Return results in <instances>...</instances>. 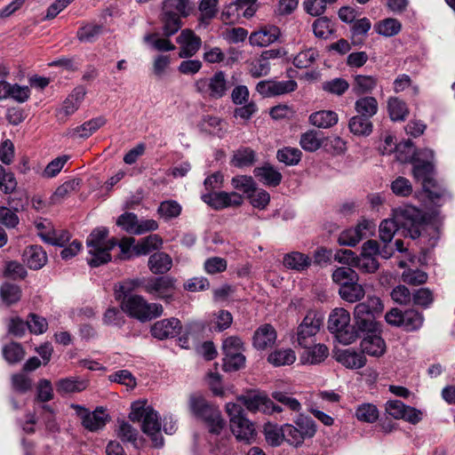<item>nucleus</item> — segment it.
Here are the masks:
<instances>
[{
	"instance_id": "obj_1",
	"label": "nucleus",
	"mask_w": 455,
	"mask_h": 455,
	"mask_svg": "<svg viewBox=\"0 0 455 455\" xmlns=\"http://www.w3.org/2000/svg\"><path fill=\"white\" fill-rule=\"evenodd\" d=\"M88 247L87 262L91 267H99L111 260L109 251L117 244L120 248V259H128L133 255H146L158 250L163 240L158 235L143 237L135 243L132 237L123 238L119 243L115 238H108L107 229H93L86 241Z\"/></svg>"
},
{
	"instance_id": "obj_2",
	"label": "nucleus",
	"mask_w": 455,
	"mask_h": 455,
	"mask_svg": "<svg viewBox=\"0 0 455 455\" xmlns=\"http://www.w3.org/2000/svg\"><path fill=\"white\" fill-rule=\"evenodd\" d=\"M404 148H407L409 156H402L399 153L401 145L398 147L397 159L402 162H407L413 159L412 173L414 179L419 181L428 197L431 200H439L445 196V189L440 188L434 179V166L432 160L434 159V151L429 148H424L417 153L414 152L411 141L404 143Z\"/></svg>"
},
{
	"instance_id": "obj_3",
	"label": "nucleus",
	"mask_w": 455,
	"mask_h": 455,
	"mask_svg": "<svg viewBox=\"0 0 455 455\" xmlns=\"http://www.w3.org/2000/svg\"><path fill=\"white\" fill-rule=\"evenodd\" d=\"M129 419L132 422L141 421L143 433L150 437L155 447L159 448L164 445L159 415L152 406L147 405V403L144 401L134 402L132 404Z\"/></svg>"
},
{
	"instance_id": "obj_4",
	"label": "nucleus",
	"mask_w": 455,
	"mask_h": 455,
	"mask_svg": "<svg viewBox=\"0 0 455 455\" xmlns=\"http://www.w3.org/2000/svg\"><path fill=\"white\" fill-rule=\"evenodd\" d=\"M381 299L376 296H369L363 302L358 303L354 308L355 327L365 333L379 331L376 318L383 312Z\"/></svg>"
},
{
	"instance_id": "obj_5",
	"label": "nucleus",
	"mask_w": 455,
	"mask_h": 455,
	"mask_svg": "<svg viewBox=\"0 0 455 455\" xmlns=\"http://www.w3.org/2000/svg\"><path fill=\"white\" fill-rule=\"evenodd\" d=\"M116 299L120 301L121 308L124 313L140 322L150 321L160 316L164 312L161 304L148 303L140 295L122 296L121 293H116Z\"/></svg>"
},
{
	"instance_id": "obj_6",
	"label": "nucleus",
	"mask_w": 455,
	"mask_h": 455,
	"mask_svg": "<svg viewBox=\"0 0 455 455\" xmlns=\"http://www.w3.org/2000/svg\"><path fill=\"white\" fill-rule=\"evenodd\" d=\"M189 408L191 412L203 419L209 427L211 433L220 434L225 426V421L221 417L220 411L207 403L201 395H193L189 398Z\"/></svg>"
},
{
	"instance_id": "obj_7",
	"label": "nucleus",
	"mask_w": 455,
	"mask_h": 455,
	"mask_svg": "<svg viewBox=\"0 0 455 455\" xmlns=\"http://www.w3.org/2000/svg\"><path fill=\"white\" fill-rule=\"evenodd\" d=\"M226 411L229 416L230 428L237 440L250 443L255 440L254 425L245 418L241 405L234 403L226 404Z\"/></svg>"
},
{
	"instance_id": "obj_8",
	"label": "nucleus",
	"mask_w": 455,
	"mask_h": 455,
	"mask_svg": "<svg viewBox=\"0 0 455 455\" xmlns=\"http://www.w3.org/2000/svg\"><path fill=\"white\" fill-rule=\"evenodd\" d=\"M350 314L342 307H337L331 311L328 319V329L335 333L337 339L344 344L349 345L356 339V333L350 325Z\"/></svg>"
},
{
	"instance_id": "obj_9",
	"label": "nucleus",
	"mask_w": 455,
	"mask_h": 455,
	"mask_svg": "<svg viewBox=\"0 0 455 455\" xmlns=\"http://www.w3.org/2000/svg\"><path fill=\"white\" fill-rule=\"evenodd\" d=\"M195 91L204 98L221 99L226 95L229 84L223 71H218L210 78H199L194 83Z\"/></svg>"
},
{
	"instance_id": "obj_10",
	"label": "nucleus",
	"mask_w": 455,
	"mask_h": 455,
	"mask_svg": "<svg viewBox=\"0 0 455 455\" xmlns=\"http://www.w3.org/2000/svg\"><path fill=\"white\" fill-rule=\"evenodd\" d=\"M423 212L414 206L407 205L395 209L392 217L383 220L379 228H389V224L393 225L394 228H413L423 223Z\"/></svg>"
},
{
	"instance_id": "obj_11",
	"label": "nucleus",
	"mask_w": 455,
	"mask_h": 455,
	"mask_svg": "<svg viewBox=\"0 0 455 455\" xmlns=\"http://www.w3.org/2000/svg\"><path fill=\"white\" fill-rule=\"evenodd\" d=\"M176 280L171 276L149 277L144 284V291L155 298L170 301L172 299Z\"/></svg>"
},
{
	"instance_id": "obj_12",
	"label": "nucleus",
	"mask_w": 455,
	"mask_h": 455,
	"mask_svg": "<svg viewBox=\"0 0 455 455\" xmlns=\"http://www.w3.org/2000/svg\"><path fill=\"white\" fill-rule=\"evenodd\" d=\"M322 324L323 317L320 315L313 311L308 312L297 330V341L299 346L308 347L314 341Z\"/></svg>"
},
{
	"instance_id": "obj_13",
	"label": "nucleus",
	"mask_w": 455,
	"mask_h": 455,
	"mask_svg": "<svg viewBox=\"0 0 455 455\" xmlns=\"http://www.w3.org/2000/svg\"><path fill=\"white\" fill-rule=\"evenodd\" d=\"M201 199L214 210L238 207L243 203V196L235 191L207 192L201 196Z\"/></svg>"
},
{
	"instance_id": "obj_14",
	"label": "nucleus",
	"mask_w": 455,
	"mask_h": 455,
	"mask_svg": "<svg viewBox=\"0 0 455 455\" xmlns=\"http://www.w3.org/2000/svg\"><path fill=\"white\" fill-rule=\"evenodd\" d=\"M238 400L251 412L274 413L282 411L280 406L275 405L266 394L259 391L249 392L239 396Z\"/></svg>"
},
{
	"instance_id": "obj_15",
	"label": "nucleus",
	"mask_w": 455,
	"mask_h": 455,
	"mask_svg": "<svg viewBox=\"0 0 455 455\" xmlns=\"http://www.w3.org/2000/svg\"><path fill=\"white\" fill-rule=\"evenodd\" d=\"M72 408L80 418L82 425L89 431L94 432L103 428L109 420L108 414L102 407H98L93 411H89L78 404H72Z\"/></svg>"
},
{
	"instance_id": "obj_16",
	"label": "nucleus",
	"mask_w": 455,
	"mask_h": 455,
	"mask_svg": "<svg viewBox=\"0 0 455 455\" xmlns=\"http://www.w3.org/2000/svg\"><path fill=\"white\" fill-rule=\"evenodd\" d=\"M177 43L180 44V58H191L196 54L202 45L201 38L191 29H184L177 37Z\"/></svg>"
},
{
	"instance_id": "obj_17",
	"label": "nucleus",
	"mask_w": 455,
	"mask_h": 455,
	"mask_svg": "<svg viewBox=\"0 0 455 455\" xmlns=\"http://www.w3.org/2000/svg\"><path fill=\"white\" fill-rule=\"evenodd\" d=\"M182 329L179 319L172 317L156 322L151 327V334L158 339L174 338Z\"/></svg>"
},
{
	"instance_id": "obj_18",
	"label": "nucleus",
	"mask_w": 455,
	"mask_h": 455,
	"mask_svg": "<svg viewBox=\"0 0 455 455\" xmlns=\"http://www.w3.org/2000/svg\"><path fill=\"white\" fill-rule=\"evenodd\" d=\"M335 359L347 369H361L366 364V357L363 352H357L352 348L337 350Z\"/></svg>"
},
{
	"instance_id": "obj_19",
	"label": "nucleus",
	"mask_w": 455,
	"mask_h": 455,
	"mask_svg": "<svg viewBox=\"0 0 455 455\" xmlns=\"http://www.w3.org/2000/svg\"><path fill=\"white\" fill-rule=\"evenodd\" d=\"M276 337L275 328L269 323H265L255 331L252 337V345L258 350H265L275 344Z\"/></svg>"
},
{
	"instance_id": "obj_20",
	"label": "nucleus",
	"mask_w": 455,
	"mask_h": 455,
	"mask_svg": "<svg viewBox=\"0 0 455 455\" xmlns=\"http://www.w3.org/2000/svg\"><path fill=\"white\" fill-rule=\"evenodd\" d=\"M386 343L377 332L367 333V336L361 341V349L363 354L374 357H380L386 352Z\"/></svg>"
},
{
	"instance_id": "obj_21",
	"label": "nucleus",
	"mask_w": 455,
	"mask_h": 455,
	"mask_svg": "<svg viewBox=\"0 0 455 455\" xmlns=\"http://www.w3.org/2000/svg\"><path fill=\"white\" fill-rule=\"evenodd\" d=\"M281 31L275 26H266L251 34L249 40L251 44L259 47L267 46L280 36Z\"/></svg>"
},
{
	"instance_id": "obj_22",
	"label": "nucleus",
	"mask_w": 455,
	"mask_h": 455,
	"mask_svg": "<svg viewBox=\"0 0 455 455\" xmlns=\"http://www.w3.org/2000/svg\"><path fill=\"white\" fill-rule=\"evenodd\" d=\"M38 236L47 244L53 246H65L71 238L67 229H39Z\"/></svg>"
},
{
	"instance_id": "obj_23",
	"label": "nucleus",
	"mask_w": 455,
	"mask_h": 455,
	"mask_svg": "<svg viewBox=\"0 0 455 455\" xmlns=\"http://www.w3.org/2000/svg\"><path fill=\"white\" fill-rule=\"evenodd\" d=\"M23 260L31 269H40L47 262L46 252L38 245H30L23 252Z\"/></svg>"
},
{
	"instance_id": "obj_24",
	"label": "nucleus",
	"mask_w": 455,
	"mask_h": 455,
	"mask_svg": "<svg viewBox=\"0 0 455 455\" xmlns=\"http://www.w3.org/2000/svg\"><path fill=\"white\" fill-rule=\"evenodd\" d=\"M342 253L347 257H353V266L364 273H375L379 267V263L376 257L362 255L355 256V253L350 250H344Z\"/></svg>"
},
{
	"instance_id": "obj_25",
	"label": "nucleus",
	"mask_w": 455,
	"mask_h": 455,
	"mask_svg": "<svg viewBox=\"0 0 455 455\" xmlns=\"http://www.w3.org/2000/svg\"><path fill=\"white\" fill-rule=\"evenodd\" d=\"M87 387L88 380L80 377L64 378L56 382V390L60 395L82 392Z\"/></svg>"
},
{
	"instance_id": "obj_26",
	"label": "nucleus",
	"mask_w": 455,
	"mask_h": 455,
	"mask_svg": "<svg viewBox=\"0 0 455 455\" xmlns=\"http://www.w3.org/2000/svg\"><path fill=\"white\" fill-rule=\"evenodd\" d=\"M309 123L320 129H328L339 122V116L332 110H319L309 116Z\"/></svg>"
},
{
	"instance_id": "obj_27",
	"label": "nucleus",
	"mask_w": 455,
	"mask_h": 455,
	"mask_svg": "<svg viewBox=\"0 0 455 455\" xmlns=\"http://www.w3.org/2000/svg\"><path fill=\"white\" fill-rule=\"evenodd\" d=\"M358 279L339 287V294L340 298L349 303H355L361 301L365 296V290L363 286L357 282Z\"/></svg>"
},
{
	"instance_id": "obj_28",
	"label": "nucleus",
	"mask_w": 455,
	"mask_h": 455,
	"mask_svg": "<svg viewBox=\"0 0 455 455\" xmlns=\"http://www.w3.org/2000/svg\"><path fill=\"white\" fill-rule=\"evenodd\" d=\"M306 350L300 356V361L304 364H317L324 361L328 355V347L323 344H317L312 347H305Z\"/></svg>"
},
{
	"instance_id": "obj_29",
	"label": "nucleus",
	"mask_w": 455,
	"mask_h": 455,
	"mask_svg": "<svg viewBox=\"0 0 455 455\" xmlns=\"http://www.w3.org/2000/svg\"><path fill=\"white\" fill-rule=\"evenodd\" d=\"M172 267V258L165 252H156L148 259V267L153 274L164 275Z\"/></svg>"
},
{
	"instance_id": "obj_30",
	"label": "nucleus",
	"mask_w": 455,
	"mask_h": 455,
	"mask_svg": "<svg viewBox=\"0 0 455 455\" xmlns=\"http://www.w3.org/2000/svg\"><path fill=\"white\" fill-rule=\"evenodd\" d=\"M377 84L376 76L355 75L353 76L352 92L356 95L370 93L376 88Z\"/></svg>"
},
{
	"instance_id": "obj_31",
	"label": "nucleus",
	"mask_w": 455,
	"mask_h": 455,
	"mask_svg": "<svg viewBox=\"0 0 455 455\" xmlns=\"http://www.w3.org/2000/svg\"><path fill=\"white\" fill-rule=\"evenodd\" d=\"M348 129L355 136L367 137L372 132L373 125L369 118L357 115L349 119Z\"/></svg>"
},
{
	"instance_id": "obj_32",
	"label": "nucleus",
	"mask_w": 455,
	"mask_h": 455,
	"mask_svg": "<svg viewBox=\"0 0 455 455\" xmlns=\"http://www.w3.org/2000/svg\"><path fill=\"white\" fill-rule=\"evenodd\" d=\"M325 138L315 130H309L301 134L299 144L307 152L317 151L323 144Z\"/></svg>"
},
{
	"instance_id": "obj_33",
	"label": "nucleus",
	"mask_w": 455,
	"mask_h": 455,
	"mask_svg": "<svg viewBox=\"0 0 455 455\" xmlns=\"http://www.w3.org/2000/svg\"><path fill=\"white\" fill-rule=\"evenodd\" d=\"M201 131L208 132L210 134L222 136L226 132V125L224 121L213 116H204L198 124Z\"/></svg>"
},
{
	"instance_id": "obj_34",
	"label": "nucleus",
	"mask_w": 455,
	"mask_h": 455,
	"mask_svg": "<svg viewBox=\"0 0 455 455\" xmlns=\"http://www.w3.org/2000/svg\"><path fill=\"white\" fill-rule=\"evenodd\" d=\"M276 57V52L273 50L264 52L259 58L256 59L251 64L250 73L254 77H259L267 75L270 69L269 59Z\"/></svg>"
},
{
	"instance_id": "obj_35",
	"label": "nucleus",
	"mask_w": 455,
	"mask_h": 455,
	"mask_svg": "<svg viewBox=\"0 0 455 455\" xmlns=\"http://www.w3.org/2000/svg\"><path fill=\"white\" fill-rule=\"evenodd\" d=\"M106 124L103 116L92 118L72 130L71 135L78 138H89Z\"/></svg>"
},
{
	"instance_id": "obj_36",
	"label": "nucleus",
	"mask_w": 455,
	"mask_h": 455,
	"mask_svg": "<svg viewBox=\"0 0 455 455\" xmlns=\"http://www.w3.org/2000/svg\"><path fill=\"white\" fill-rule=\"evenodd\" d=\"M402 23L395 18H386L374 25V30L385 37H391L400 33Z\"/></svg>"
},
{
	"instance_id": "obj_37",
	"label": "nucleus",
	"mask_w": 455,
	"mask_h": 455,
	"mask_svg": "<svg viewBox=\"0 0 455 455\" xmlns=\"http://www.w3.org/2000/svg\"><path fill=\"white\" fill-rule=\"evenodd\" d=\"M180 14L172 10H163V30L166 37L172 36L181 28Z\"/></svg>"
},
{
	"instance_id": "obj_38",
	"label": "nucleus",
	"mask_w": 455,
	"mask_h": 455,
	"mask_svg": "<svg viewBox=\"0 0 455 455\" xmlns=\"http://www.w3.org/2000/svg\"><path fill=\"white\" fill-rule=\"evenodd\" d=\"M86 90L83 86L74 89L63 103L62 111L66 116L74 114L84 99Z\"/></svg>"
},
{
	"instance_id": "obj_39",
	"label": "nucleus",
	"mask_w": 455,
	"mask_h": 455,
	"mask_svg": "<svg viewBox=\"0 0 455 455\" xmlns=\"http://www.w3.org/2000/svg\"><path fill=\"white\" fill-rule=\"evenodd\" d=\"M355 417L360 422L374 423L379 417V411L375 404L364 403L355 408Z\"/></svg>"
},
{
	"instance_id": "obj_40",
	"label": "nucleus",
	"mask_w": 455,
	"mask_h": 455,
	"mask_svg": "<svg viewBox=\"0 0 455 455\" xmlns=\"http://www.w3.org/2000/svg\"><path fill=\"white\" fill-rule=\"evenodd\" d=\"M355 109L359 116L371 118L378 112V101L374 97L364 96L355 102Z\"/></svg>"
},
{
	"instance_id": "obj_41",
	"label": "nucleus",
	"mask_w": 455,
	"mask_h": 455,
	"mask_svg": "<svg viewBox=\"0 0 455 455\" xmlns=\"http://www.w3.org/2000/svg\"><path fill=\"white\" fill-rule=\"evenodd\" d=\"M254 175L264 184L269 186H276L282 180V174L269 164L256 168Z\"/></svg>"
},
{
	"instance_id": "obj_42",
	"label": "nucleus",
	"mask_w": 455,
	"mask_h": 455,
	"mask_svg": "<svg viewBox=\"0 0 455 455\" xmlns=\"http://www.w3.org/2000/svg\"><path fill=\"white\" fill-rule=\"evenodd\" d=\"M256 161V154L250 148H240L235 151L231 159V164L238 168H243L252 165Z\"/></svg>"
},
{
	"instance_id": "obj_43",
	"label": "nucleus",
	"mask_w": 455,
	"mask_h": 455,
	"mask_svg": "<svg viewBox=\"0 0 455 455\" xmlns=\"http://www.w3.org/2000/svg\"><path fill=\"white\" fill-rule=\"evenodd\" d=\"M256 91L263 97H274L284 93V83L272 80L260 81L256 85Z\"/></svg>"
},
{
	"instance_id": "obj_44",
	"label": "nucleus",
	"mask_w": 455,
	"mask_h": 455,
	"mask_svg": "<svg viewBox=\"0 0 455 455\" xmlns=\"http://www.w3.org/2000/svg\"><path fill=\"white\" fill-rule=\"evenodd\" d=\"M387 108L389 116L394 121L404 120L409 113L406 103L395 97L388 100Z\"/></svg>"
},
{
	"instance_id": "obj_45",
	"label": "nucleus",
	"mask_w": 455,
	"mask_h": 455,
	"mask_svg": "<svg viewBox=\"0 0 455 455\" xmlns=\"http://www.w3.org/2000/svg\"><path fill=\"white\" fill-rule=\"evenodd\" d=\"M403 317L402 327L407 331L419 330L423 324V315L414 309L404 311Z\"/></svg>"
},
{
	"instance_id": "obj_46",
	"label": "nucleus",
	"mask_w": 455,
	"mask_h": 455,
	"mask_svg": "<svg viewBox=\"0 0 455 455\" xmlns=\"http://www.w3.org/2000/svg\"><path fill=\"white\" fill-rule=\"evenodd\" d=\"M231 185L234 189L243 192L246 198L256 188V183L252 177L246 175H237L233 177L231 180Z\"/></svg>"
},
{
	"instance_id": "obj_47",
	"label": "nucleus",
	"mask_w": 455,
	"mask_h": 455,
	"mask_svg": "<svg viewBox=\"0 0 455 455\" xmlns=\"http://www.w3.org/2000/svg\"><path fill=\"white\" fill-rule=\"evenodd\" d=\"M332 281L339 284V287H343L352 281L358 279L356 272L349 267H340L336 268L332 275Z\"/></svg>"
},
{
	"instance_id": "obj_48",
	"label": "nucleus",
	"mask_w": 455,
	"mask_h": 455,
	"mask_svg": "<svg viewBox=\"0 0 455 455\" xmlns=\"http://www.w3.org/2000/svg\"><path fill=\"white\" fill-rule=\"evenodd\" d=\"M212 317L211 327L217 331L227 330L233 322V316L228 310H219L212 315Z\"/></svg>"
},
{
	"instance_id": "obj_49",
	"label": "nucleus",
	"mask_w": 455,
	"mask_h": 455,
	"mask_svg": "<svg viewBox=\"0 0 455 455\" xmlns=\"http://www.w3.org/2000/svg\"><path fill=\"white\" fill-rule=\"evenodd\" d=\"M333 30V24L327 17H320L313 23V31L316 37L328 38Z\"/></svg>"
},
{
	"instance_id": "obj_50",
	"label": "nucleus",
	"mask_w": 455,
	"mask_h": 455,
	"mask_svg": "<svg viewBox=\"0 0 455 455\" xmlns=\"http://www.w3.org/2000/svg\"><path fill=\"white\" fill-rule=\"evenodd\" d=\"M0 296L4 302L11 305L20 299L21 291L19 286L6 283L0 287Z\"/></svg>"
},
{
	"instance_id": "obj_51",
	"label": "nucleus",
	"mask_w": 455,
	"mask_h": 455,
	"mask_svg": "<svg viewBox=\"0 0 455 455\" xmlns=\"http://www.w3.org/2000/svg\"><path fill=\"white\" fill-rule=\"evenodd\" d=\"M349 88V83L344 78H334L323 84V90L337 96L343 95Z\"/></svg>"
},
{
	"instance_id": "obj_52",
	"label": "nucleus",
	"mask_w": 455,
	"mask_h": 455,
	"mask_svg": "<svg viewBox=\"0 0 455 455\" xmlns=\"http://www.w3.org/2000/svg\"><path fill=\"white\" fill-rule=\"evenodd\" d=\"M102 33V26L87 24L77 31V38L81 42L92 43Z\"/></svg>"
},
{
	"instance_id": "obj_53",
	"label": "nucleus",
	"mask_w": 455,
	"mask_h": 455,
	"mask_svg": "<svg viewBox=\"0 0 455 455\" xmlns=\"http://www.w3.org/2000/svg\"><path fill=\"white\" fill-rule=\"evenodd\" d=\"M144 42L152 45L157 51L168 52L175 49V45L167 38H159L158 34L152 33L144 36Z\"/></svg>"
},
{
	"instance_id": "obj_54",
	"label": "nucleus",
	"mask_w": 455,
	"mask_h": 455,
	"mask_svg": "<svg viewBox=\"0 0 455 455\" xmlns=\"http://www.w3.org/2000/svg\"><path fill=\"white\" fill-rule=\"evenodd\" d=\"M3 355L10 363H16L24 358L25 352L19 343L12 342L3 348Z\"/></svg>"
},
{
	"instance_id": "obj_55",
	"label": "nucleus",
	"mask_w": 455,
	"mask_h": 455,
	"mask_svg": "<svg viewBox=\"0 0 455 455\" xmlns=\"http://www.w3.org/2000/svg\"><path fill=\"white\" fill-rule=\"evenodd\" d=\"M116 435L123 442H129L135 444L139 433L131 424L121 420L118 421Z\"/></svg>"
},
{
	"instance_id": "obj_56",
	"label": "nucleus",
	"mask_w": 455,
	"mask_h": 455,
	"mask_svg": "<svg viewBox=\"0 0 455 455\" xmlns=\"http://www.w3.org/2000/svg\"><path fill=\"white\" fill-rule=\"evenodd\" d=\"M310 265V259L299 251L286 254V266L296 270H303Z\"/></svg>"
},
{
	"instance_id": "obj_57",
	"label": "nucleus",
	"mask_w": 455,
	"mask_h": 455,
	"mask_svg": "<svg viewBox=\"0 0 455 455\" xmlns=\"http://www.w3.org/2000/svg\"><path fill=\"white\" fill-rule=\"evenodd\" d=\"M363 239L361 229H344L339 235L338 242L342 246H355Z\"/></svg>"
},
{
	"instance_id": "obj_58",
	"label": "nucleus",
	"mask_w": 455,
	"mask_h": 455,
	"mask_svg": "<svg viewBox=\"0 0 455 455\" xmlns=\"http://www.w3.org/2000/svg\"><path fill=\"white\" fill-rule=\"evenodd\" d=\"M222 351L224 356L243 354V343L237 336H230L223 340Z\"/></svg>"
},
{
	"instance_id": "obj_59",
	"label": "nucleus",
	"mask_w": 455,
	"mask_h": 455,
	"mask_svg": "<svg viewBox=\"0 0 455 455\" xmlns=\"http://www.w3.org/2000/svg\"><path fill=\"white\" fill-rule=\"evenodd\" d=\"M78 186V181L76 180H68L60 187L57 188L55 192L51 197V202L53 204L60 203L64 198H66L72 191H74Z\"/></svg>"
},
{
	"instance_id": "obj_60",
	"label": "nucleus",
	"mask_w": 455,
	"mask_h": 455,
	"mask_svg": "<svg viewBox=\"0 0 455 455\" xmlns=\"http://www.w3.org/2000/svg\"><path fill=\"white\" fill-rule=\"evenodd\" d=\"M256 1L257 0H236L234 4H230L229 10L232 12L235 11L238 14L242 12L243 17L251 18L256 12Z\"/></svg>"
},
{
	"instance_id": "obj_61",
	"label": "nucleus",
	"mask_w": 455,
	"mask_h": 455,
	"mask_svg": "<svg viewBox=\"0 0 455 455\" xmlns=\"http://www.w3.org/2000/svg\"><path fill=\"white\" fill-rule=\"evenodd\" d=\"M181 206L176 201L169 200L161 203L158 213L165 220L175 218L180 214Z\"/></svg>"
},
{
	"instance_id": "obj_62",
	"label": "nucleus",
	"mask_w": 455,
	"mask_h": 455,
	"mask_svg": "<svg viewBox=\"0 0 455 455\" xmlns=\"http://www.w3.org/2000/svg\"><path fill=\"white\" fill-rule=\"evenodd\" d=\"M265 436L268 444L277 446L283 443V427L268 424L265 427Z\"/></svg>"
},
{
	"instance_id": "obj_63",
	"label": "nucleus",
	"mask_w": 455,
	"mask_h": 455,
	"mask_svg": "<svg viewBox=\"0 0 455 455\" xmlns=\"http://www.w3.org/2000/svg\"><path fill=\"white\" fill-rule=\"evenodd\" d=\"M295 424L306 437H312L316 432V425L308 416L303 414L299 415L295 420Z\"/></svg>"
},
{
	"instance_id": "obj_64",
	"label": "nucleus",
	"mask_w": 455,
	"mask_h": 455,
	"mask_svg": "<svg viewBox=\"0 0 455 455\" xmlns=\"http://www.w3.org/2000/svg\"><path fill=\"white\" fill-rule=\"evenodd\" d=\"M318 53L315 49H307L305 51H301L299 54H297L293 59V63L297 68H306L311 66V64L315 60Z\"/></svg>"
}]
</instances>
